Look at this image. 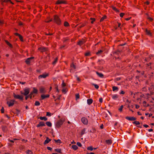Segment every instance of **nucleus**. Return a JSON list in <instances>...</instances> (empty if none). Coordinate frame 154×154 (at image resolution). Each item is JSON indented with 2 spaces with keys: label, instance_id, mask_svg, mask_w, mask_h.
Returning <instances> with one entry per match:
<instances>
[{
  "label": "nucleus",
  "instance_id": "obj_1",
  "mask_svg": "<svg viewBox=\"0 0 154 154\" xmlns=\"http://www.w3.org/2000/svg\"><path fill=\"white\" fill-rule=\"evenodd\" d=\"M64 118H62L58 121L56 123V126L58 128H59L62 125L63 122L64 121Z\"/></svg>",
  "mask_w": 154,
  "mask_h": 154
},
{
  "label": "nucleus",
  "instance_id": "obj_2",
  "mask_svg": "<svg viewBox=\"0 0 154 154\" xmlns=\"http://www.w3.org/2000/svg\"><path fill=\"white\" fill-rule=\"evenodd\" d=\"M54 20L55 22L58 25H60L61 23V20L59 17L57 15L54 16Z\"/></svg>",
  "mask_w": 154,
  "mask_h": 154
},
{
  "label": "nucleus",
  "instance_id": "obj_3",
  "mask_svg": "<svg viewBox=\"0 0 154 154\" xmlns=\"http://www.w3.org/2000/svg\"><path fill=\"white\" fill-rule=\"evenodd\" d=\"M15 102L14 100H11L7 101V103L9 107H10L13 106Z\"/></svg>",
  "mask_w": 154,
  "mask_h": 154
},
{
  "label": "nucleus",
  "instance_id": "obj_4",
  "mask_svg": "<svg viewBox=\"0 0 154 154\" xmlns=\"http://www.w3.org/2000/svg\"><path fill=\"white\" fill-rule=\"evenodd\" d=\"M24 92H21V94L24 95H28L30 92V89L29 88H25L24 90Z\"/></svg>",
  "mask_w": 154,
  "mask_h": 154
},
{
  "label": "nucleus",
  "instance_id": "obj_5",
  "mask_svg": "<svg viewBox=\"0 0 154 154\" xmlns=\"http://www.w3.org/2000/svg\"><path fill=\"white\" fill-rule=\"evenodd\" d=\"M14 97L17 99H19L21 100H23V97L22 96H21L19 95H16L15 93H14L13 94Z\"/></svg>",
  "mask_w": 154,
  "mask_h": 154
},
{
  "label": "nucleus",
  "instance_id": "obj_6",
  "mask_svg": "<svg viewBox=\"0 0 154 154\" xmlns=\"http://www.w3.org/2000/svg\"><path fill=\"white\" fill-rule=\"evenodd\" d=\"M81 121L85 125H87L88 124V119L85 117H83L82 118Z\"/></svg>",
  "mask_w": 154,
  "mask_h": 154
},
{
  "label": "nucleus",
  "instance_id": "obj_7",
  "mask_svg": "<svg viewBox=\"0 0 154 154\" xmlns=\"http://www.w3.org/2000/svg\"><path fill=\"white\" fill-rule=\"evenodd\" d=\"M48 75V73L43 74L42 75H40L39 76L38 78L39 79L41 78H45Z\"/></svg>",
  "mask_w": 154,
  "mask_h": 154
},
{
  "label": "nucleus",
  "instance_id": "obj_8",
  "mask_svg": "<svg viewBox=\"0 0 154 154\" xmlns=\"http://www.w3.org/2000/svg\"><path fill=\"white\" fill-rule=\"evenodd\" d=\"M85 42L86 41L85 40L83 39L82 40H80L79 41L78 43V45L81 46L85 43Z\"/></svg>",
  "mask_w": 154,
  "mask_h": 154
},
{
  "label": "nucleus",
  "instance_id": "obj_9",
  "mask_svg": "<svg viewBox=\"0 0 154 154\" xmlns=\"http://www.w3.org/2000/svg\"><path fill=\"white\" fill-rule=\"evenodd\" d=\"M125 119L129 121H134L136 119L134 117H129L128 116L126 117Z\"/></svg>",
  "mask_w": 154,
  "mask_h": 154
},
{
  "label": "nucleus",
  "instance_id": "obj_10",
  "mask_svg": "<svg viewBox=\"0 0 154 154\" xmlns=\"http://www.w3.org/2000/svg\"><path fill=\"white\" fill-rule=\"evenodd\" d=\"M39 91L40 93H45L46 92L45 88L43 87H41L40 88Z\"/></svg>",
  "mask_w": 154,
  "mask_h": 154
},
{
  "label": "nucleus",
  "instance_id": "obj_11",
  "mask_svg": "<svg viewBox=\"0 0 154 154\" xmlns=\"http://www.w3.org/2000/svg\"><path fill=\"white\" fill-rule=\"evenodd\" d=\"M38 50L41 52H43L47 51V48H45L41 47L38 48Z\"/></svg>",
  "mask_w": 154,
  "mask_h": 154
},
{
  "label": "nucleus",
  "instance_id": "obj_12",
  "mask_svg": "<svg viewBox=\"0 0 154 154\" xmlns=\"http://www.w3.org/2000/svg\"><path fill=\"white\" fill-rule=\"evenodd\" d=\"M33 58V57H32L27 58L25 61L26 63L27 64H29L31 60Z\"/></svg>",
  "mask_w": 154,
  "mask_h": 154
},
{
  "label": "nucleus",
  "instance_id": "obj_13",
  "mask_svg": "<svg viewBox=\"0 0 154 154\" xmlns=\"http://www.w3.org/2000/svg\"><path fill=\"white\" fill-rule=\"evenodd\" d=\"M49 97V95L47 94L45 95L44 94H42L41 96V99L42 100L46 98H48Z\"/></svg>",
  "mask_w": 154,
  "mask_h": 154
},
{
  "label": "nucleus",
  "instance_id": "obj_14",
  "mask_svg": "<svg viewBox=\"0 0 154 154\" xmlns=\"http://www.w3.org/2000/svg\"><path fill=\"white\" fill-rule=\"evenodd\" d=\"M45 123L44 122H41L39 123V124H38L37 125V127H39L40 126H45Z\"/></svg>",
  "mask_w": 154,
  "mask_h": 154
},
{
  "label": "nucleus",
  "instance_id": "obj_15",
  "mask_svg": "<svg viewBox=\"0 0 154 154\" xmlns=\"http://www.w3.org/2000/svg\"><path fill=\"white\" fill-rule=\"evenodd\" d=\"M14 34L18 36L19 37L21 41H23V37L21 35L17 33H14Z\"/></svg>",
  "mask_w": 154,
  "mask_h": 154
},
{
  "label": "nucleus",
  "instance_id": "obj_16",
  "mask_svg": "<svg viewBox=\"0 0 154 154\" xmlns=\"http://www.w3.org/2000/svg\"><path fill=\"white\" fill-rule=\"evenodd\" d=\"M51 140L49 139L48 137H46V140L45 141L44 143V144L45 145L46 144L48 143Z\"/></svg>",
  "mask_w": 154,
  "mask_h": 154
},
{
  "label": "nucleus",
  "instance_id": "obj_17",
  "mask_svg": "<svg viewBox=\"0 0 154 154\" xmlns=\"http://www.w3.org/2000/svg\"><path fill=\"white\" fill-rule=\"evenodd\" d=\"M119 97V96L117 94L112 95V98L114 100H116Z\"/></svg>",
  "mask_w": 154,
  "mask_h": 154
},
{
  "label": "nucleus",
  "instance_id": "obj_18",
  "mask_svg": "<svg viewBox=\"0 0 154 154\" xmlns=\"http://www.w3.org/2000/svg\"><path fill=\"white\" fill-rule=\"evenodd\" d=\"M87 103L90 105L93 102V100L91 99H88L87 100Z\"/></svg>",
  "mask_w": 154,
  "mask_h": 154
},
{
  "label": "nucleus",
  "instance_id": "obj_19",
  "mask_svg": "<svg viewBox=\"0 0 154 154\" xmlns=\"http://www.w3.org/2000/svg\"><path fill=\"white\" fill-rule=\"evenodd\" d=\"M105 142L108 145H110L112 143V141L111 139L106 140Z\"/></svg>",
  "mask_w": 154,
  "mask_h": 154
},
{
  "label": "nucleus",
  "instance_id": "obj_20",
  "mask_svg": "<svg viewBox=\"0 0 154 154\" xmlns=\"http://www.w3.org/2000/svg\"><path fill=\"white\" fill-rule=\"evenodd\" d=\"M96 73L98 76H99L100 77L102 78L103 77V75L102 73H99L97 72H96Z\"/></svg>",
  "mask_w": 154,
  "mask_h": 154
},
{
  "label": "nucleus",
  "instance_id": "obj_21",
  "mask_svg": "<svg viewBox=\"0 0 154 154\" xmlns=\"http://www.w3.org/2000/svg\"><path fill=\"white\" fill-rule=\"evenodd\" d=\"M64 3H65V1H64L58 0L56 4H60Z\"/></svg>",
  "mask_w": 154,
  "mask_h": 154
},
{
  "label": "nucleus",
  "instance_id": "obj_22",
  "mask_svg": "<svg viewBox=\"0 0 154 154\" xmlns=\"http://www.w3.org/2000/svg\"><path fill=\"white\" fill-rule=\"evenodd\" d=\"M5 41L7 44L11 48H12V45L10 44L8 41L7 40H5Z\"/></svg>",
  "mask_w": 154,
  "mask_h": 154
},
{
  "label": "nucleus",
  "instance_id": "obj_23",
  "mask_svg": "<svg viewBox=\"0 0 154 154\" xmlns=\"http://www.w3.org/2000/svg\"><path fill=\"white\" fill-rule=\"evenodd\" d=\"M72 68V69L70 70V72L72 69H76V66L73 63H72L70 66Z\"/></svg>",
  "mask_w": 154,
  "mask_h": 154
},
{
  "label": "nucleus",
  "instance_id": "obj_24",
  "mask_svg": "<svg viewBox=\"0 0 154 154\" xmlns=\"http://www.w3.org/2000/svg\"><path fill=\"white\" fill-rule=\"evenodd\" d=\"M72 148L74 150H76L78 148L77 146L76 145H72Z\"/></svg>",
  "mask_w": 154,
  "mask_h": 154
},
{
  "label": "nucleus",
  "instance_id": "obj_25",
  "mask_svg": "<svg viewBox=\"0 0 154 154\" xmlns=\"http://www.w3.org/2000/svg\"><path fill=\"white\" fill-rule=\"evenodd\" d=\"M39 119L41 120H44L46 121L47 120V118L45 117H40Z\"/></svg>",
  "mask_w": 154,
  "mask_h": 154
},
{
  "label": "nucleus",
  "instance_id": "obj_26",
  "mask_svg": "<svg viewBox=\"0 0 154 154\" xmlns=\"http://www.w3.org/2000/svg\"><path fill=\"white\" fill-rule=\"evenodd\" d=\"M46 125L48 126L51 127L52 126L51 123L49 122H46Z\"/></svg>",
  "mask_w": 154,
  "mask_h": 154
},
{
  "label": "nucleus",
  "instance_id": "obj_27",
  "mask_svg": "<svg viewBox=\"0 0 154 154\" xmlns=\"http://www.w3.org/2000/svg\"><path fill=\"white\" fill-rule=\"evenodd\" d=\"M55 151L59 153H61V149H55Z\"/></svg>",
  "mask_w": 154,
  "mask_h": 154
},
{
  "label": "nucleus",
  "instance_id": "obj_28",
  "mask_svg": "<svg viewBox=\"0 0 154 154\" xmlns=\"http://www.w3.org/2000/svg\"><path fill=\"white\" fill-rule=\"evenodd\" d=\"M32 91L33 93L35 94H36L37 93L38 90L36 89L35 88H33V90Z\"/></svg>",
  "mask_w": 154,
  "mask_h": 154
},
{
  "label": "nucleus",
  "instance_id": "obj_29",
  "mask_svg": "<svg viewBox=\"0 0 154 154\" xmlns=\"http://www.w3.org/2000/svg\"><path fill=\"white\" fill-rule=\"evenodd\" d=\"M54 140L56 143H61V141L60 140V139H58L57 140H56L54 139Z\"/></svg>",
  "mask_w": 154,
  "mask_h": 154
},
{
  "label": "nucleus",
  "instance_id": "obj_30",
  "mask_svg": "<svg viewBox=\"0 0 154 154\" xmlns=\"http://www.w3.org/2000/svg\"><path fill=\"white\" fill-rule=\"evenodd\" d=\"M118 88L116 86H113L112 87V91H118Z\"/></svg>",
  "mask_w": 154,
  "mask_h": 154
},
{
  "label": "nucleus",
  "instance_id": "obj_31",
  "mask_svg": "<svg viewBox=\"0 0 154 154\" xmlns=\"http://www.w3.org/2000/svg\"><path fill=\"white\" fill-rule=\"evenodd\" d=\"M103 52V51L102 50H100L96 53V54L97 55H99L101 54V53Z\"/></svg>",
  "mask_w": 154,
  "mask_h": 154
},
{
  "label": "nucleus",
  "instance_id": "obj_32",
  "mask_svg": "<svg viewBox=\"0 0 154 154\" xmlns=\"http://www.w3.org/2000/svg\"><path fill=\"white\" fill-rule=\"evenodd\" d=\"M40 105L39 102L38 101H36L35 103V105L36 106H39Z\"/></svg>",
  "mask_w": 154,
  "mask_h": 154
},
{
  "label": "nucleus",
  "instance_id": "obj_33",
  "mask_svg": "<svg viewBox=\"0 0 154 154\" xmlns=\"http://www.w3.org/2000/svg\"><path fill=\"white\" fill-rule=\"evenodd\" d=\"M106 16H103L100 19V22L103 21L104 19H105L106 18Z\"/></svg>",
  "mask_w": 154,
  "mask_h": 154
},
{
  "label": "nucleus",
  "instance_id": "obj_34",
  "mask_svg": "<svg viewBox=\"0 0 154 154\" xmlns=\"http://www.w3.org/2000/svg\"><path fill=\"white\" fill-rule=\"evenodd\" d=\"M146 34L147 35H151V34L149 31L147 29H146Z\"/></svg>",
  "mask_w": 154,
  "mask_h": 154
},
{
  "label": "nucleus",
  "instance_id": "obj_35",
  "mask_svg": "<svg viewBox=\"0 0 154 154\" xmlns=\"http://www.w3.org/2000/svg\"><path fill=\"white\" fill-rule=\"evenodd\" d=\"M29 95L32 98V96L34 97L35 96V94L33 93L32 91L31 92Z\"/></svg>",
  "mask_w": 154,
  "mask_h": 154
},
{
  "label": "nucleus",
  "instance_id": "obj_36",
  "mask_svg": "<svg viewBox=\"0 0 154 154\" xmlns=\"http://www.w3.org/2000/svg\"><path fill=\"white\" fill-rule=\"evenodd\" d=\"M146 102L145 101H144L143 102V105L144 106H149V104H146Z\"/></svg>",
  "mask_w": 154,
  "mask_h": 154
},
{
  "label": "nucleus",
  "instance_id": "obj_37",
  "mask_svg": "<svg viewBox=\"0 0 154 154\" xmlns=\"http://www.w3.org/2000/svg\"><path fill=\"white\" fill-rule=\"evenodd\" d=\"M87 149L92 151L93 150V148L92 146H90L87 148Z\"/></svg>",
  "mask_w": 154,
  "mask_h": 154
},
{
  "label": "nucleus",
  "instance_id": "obj_38",
  "mask_svg": "<svg viewBox=\"0 0 154 154\" xmlns=\"http://www.w3.org/2000/svg\"><path fill=\"white\" fill-rule=\"evenodd\" d=\"M133 123L136 125H139L140 124V122L137 121H135L133 122Z\"/></svg>",
  "mask_w": 154,
  "mask_h": 154
},
{
  "label": "nucleus",
  "instance_id": "obj_39",
  "mask_svg": "<svg viewBox=\"0 0 154 154\" xmlns=\"http://www.w3.org/2000/svg\"><path fill=\"white\" fill-rule=\"evenodd\" d=\"M25 96H26L25 99L26 100H27L28 98H30V99L32 98V97H31V96H30L29 94L28 95H26Z\"/></svg>",
  "mask_w": 154,
  "mask_h": 154
},
{
  "label": "nucleus",
  "instance_id": "obj_40",
  "mask_svg": "<svg viewBox=\"0 0 154 154\" xmlns=\"http://www.w3.org/2000/svg\"><path fill=\"white\" fill-rule=\"evenodd\" d=\"M85 128H84L82 131L81 132V134L82 135L83 134H84L85 133Z\"/></svg>",
  "mask_w": 154,
  "mask_h": 154
},
{
  "label": "nucleus",
  "instance_id": "obj_41",
  "mask_svg": "<svg viewBox=\"0 0 154 154\" xmlns=\"http://www.w3.org/2000/svg\"><path fill=\"white\" fill-rule=\"evenodd\" d=\"M66 88H63V89L62 90V91L63 93H65L66 92Z\"/></svg>",
  "mask_w": 154,
  "mask_h": 154
},
{
  "label": "nucleus",
  "instance_id": "obj_42",
  "mask_svg": "<svg viewBox=\"0 0 154 154\" xmlns=\"http://www.w3.org/2000/svg\"><path fill=\"white\" fill-rule=\"evenodd\" d=\"M58 60L57 58H56L54 60V61L53 62V64L54 65L57 62Z\"/></svg>",
  "mask_w": 154,
  "mask_h": 154
},
{
  "label": "nucleus",
  "instance_id": "obj_43",
  "mask_svg": "<svg viewBox=\"0 0 154 154\" xmlns=\"http://www.w3.org/2000/svg\"><path fill=\"white\" fill-rule=\"evenodd\" d=\"M64 26H69V24L67 22H65L64 23Z\"/></svg>",
  "mask_w": 154,
  "mask_h": 154
},
{
  "label": "nucleus",
  "instance_id": "obj_44",
  "mask_svg": "<svg viewBox=\"0 0 154 154\" xmlns=\"http://www.w3.org/2000/svg\"><path fill=\"white\" fill-rule=\"evenodd\" d=\"M75 77L76 78L77 80L79 82H80L81 81V79L78 77L77 75L75 76Z\"/></svg>",
  "mask_w": 154,
  "mask_h": 154
},
{
  "label": "nucleus",
  "instance_id": "obj_45",
  "mask_svg": "<svg viewBox=\"0 0 154 154\" xmlns=\"http://www.w3.org/2000/svg\"><path fill=\"white\" fill-rule=\"evenodd\" d=\"M123 107V106L122 105L120 107L119 109V110L120 112L122 111Z\"/></svg>",
  "mask_w": 154,
  "mask_h": 154
},
{
  "label": "nucleus",
  "instance_id": "obj_46",
  "mask_svg": "<svg viewBox=\"0 0 154 154\" xmlns=\"http://www.w3.org/2000/svg\"><path fill=\"white\" fill-rule=\"evenodd\" d=\"M85 56H90V53L89 52H87L85 54Z\"/></svg>",
  "mask_w": 154,
  "mask_h": 154
},
{
  "label": "nucleus",
  "instance_id": "obj_47",
  "mask_svg": "<svg viewBox=\"0 0 154 154\" xmlns=\"http://www.w3.org/2000/svg\"><path fill=\"white\" fill-rule=\"evenodd\" d=\"M27 154H30V153H32V152L31 151H30L29 150H27L26 152Z\"/></svg>",
  "mask_w": 154,
  "mask_h": 154
},
{
  "label": "nucleus",
  "instance_id": "obj_48",
  "mask_svg": "<svg viewBox=\"0 0 154 154\" xmlns=\"http://www.w3.org/2000/svg\"><path fill=\"white\" fill-rule=\"evenodd\" d=\"M91 20H92L91 21V23H93L94 21L95 20V19L94 18H90Z\"/></svg>",
  "mask_w": 154,
  "mask_h": 154
},
{
  "label": "nucleus",
  "instance_id": "obj_49",
  "mask_svg": "<svg viewBox=\"0 0 154 154\" xmlns=\"http://www.w3.org/2000/svg\"><path fill=\"white\" fill-rule=\"evenodd\" d=\"M77 145L79 147H81L82 146L81 143L79 142H77Z\"/></svg>",
  "mask_w": 154,
  "mask_h": 154
},
{
  "label": "nucleus",
  "instance_id": "obj_50",
  "mask_svg": "<svg viewBox=\"0 0 154 154\" xmlns=\"http://www.w3.org/2000/svg\"><path fill=\"white\" fill-rule=\"evenodd\" d=\"M65 86H66V84L64 83V81H63V83H62V87H65Z\"/></svg>",
  "mask_w": 154,
  "mask_h": 154
},
{
  "label": "nucleus",
  "instance_id": "obj_51",
  "mask_svg": "<svg viewBox=\"0 0 154 154\" xmlns=\"http://www.w3.org/2000/svg\"><path fill=\"white\" fill-rule=\"evenodd\" d=\"M125 14L123 13H121L120 14V16L121 17H122Z\"/></svg>",
  "mask_w": 154,
  "mask_h": 154
},
{
  "label": "nucleus",
  "instance_id": "obj_52",
  "mask_svg": "<svg viewBox=\"0 0 154 154\" xmlns=\"http://www.w3.org/2000/svg\"><path fill=\"white\" fill-rule=\"evenodd\" d=\"M95 87V88H96V89H98V88H99V86L98 85H96V84H94L93 85Z\"/></svg>",
  "mask_w": 154,
  "mask_h": 154
},
{
  "label": "nucleus",
  "instance_id": "obj_53",
  "mask_svg": "<svg viewBox=\"0 0 154 154\" xmlns=\"http://www.w3.org/2000/svg\"><path fill=\"white\" fill-rule=\"evenodd\" d=\"M1 112L2 113H4V108H3V107H2L1 110Z\"/></svg>",
  "mask_w": 154,
  "mask_h": 154
},
{
  "label": "nucleus",
  "instance_id": "obj_54",
  "mask_svg": "<svg viewBox=\"0 0 154 154\" xmlns=\"http://www.w3.org/2000/svg\"><path fill=\"white\" fill-rule=\"evenodd\" d=\"M4 23V21L3 20H0V25H2Z\"/></svg>",
  "mask_w": 154,
  "mask_h": 154
},
{
  "label": "nucleus",
  "instance_id": "obj_55",
  "mask_svg": "<svg viewBox=\"0 0 154 154\" xmlns=\"http://www.w3.org/2000/svg\"><path fill=\"white\" fill-rule=\"evenodd\" d=\"M11 2V0H4V2ZM11 3L12 4H13V3H12L11 2Z\"/></svg>",
  "mask_w": 154,
  "mask_h": 154
},
{
  "label": "nucleus",
  "instance_id": "obj_56",
  "mask_svg": "<svg viewBox=\"0 0 154 154\" xmlns=\"http://www.w3.org/2000/svg\"><path fill=\"white\" fill-rule=\"evenodd\" d=\"M79 94H76V99H79Z\"/></svg>",
  "mask_w": 154,
  "mask_h": 154
},
{
  "label": "nucleus",
  "instance_id": "obj_57",
  "mask_svg": "<svg viewBox=\"0 0 154 154\" xmlns=\"http://www.w3.org/2000/svg\"><path fill=\"white\" fill-rule=\"evenodd\" d=\"M46 116H51V113L49 112H47Z\"/></svg>",
  "mask_w": 154,
  "mask_h": 154
},
{
  "label": "nucleus",
  "instance_id": "obj_58",
  "mask_svg": "<svg viewBox=\"0 0 154 154\" xmlns=\"http://www.w3.org/2000/svg\"><path fill=\"white\" fill-rule=\"evenodd\" d=\"M112 9L113 10L116 11H119L115 7H113Z\"/></svg>",
  "mask_w": 154,
  "mask_h": 154
},
{
  "label": "nucleus",
  "instance_id": "obj_59",
  "mask_svg": "<svg viewBox=\"0 0 154 154\" xmlns=\"http://www.w3.org/2000/svg\"><path fill=\"white\" fill-rule=\"evenodd\" d=\"M148 19L150 21H152L153 20V19L152 18H151L150 17H148Z\"/></svg>",
  "mask_w": 154,
  "mask_h": 154
},
{
  "label": "nucleus",
  "instance_id": "obj_60",
  "mask_svg": "<svg viewBox=\"0 0 154 154\" xmlns=\"http://www.w3.org/2000/svg\"><path fill=\"white\" fill-rule=\"evenodd\" d=\"M47 149L48 150L51 151L52 150V148L50 147H47Z\"/></svg>",
  "mask_w": 154,
  "mask_h": 154
},
{
  "label": "nucleus",
  "instance_id": "obj_61",
  "mask_svg": "<svg viewBox=\"0 0 154 154\" xmlns=\"http://www.w3.org/2000/svg\"><path fill=\"white\" fill-rule=\"evenodd\" d=\"M55 88H56V91L57 92H59V90H58V86H57L56 87H55Z\"/></svg>",
  "mask_w": 154,
  "mask_h": 154
},
{
  "label": "nucleus",
  "instance_id": "obj_62",
  "mask_svg": "<svg viewBox=\"0 0 154 154\" xmlns=\"http://www.w3.org/2000/svg\"><path fill=\"white\" fill-rule=\"evenodd\" d=\"M120 52V51H117L116 52H115V54H118Z\"/></svg>",
  "mask_w": 154,
  "mask_h": 154
},
{
  "label": "nucleus",
  "instance_id": "obj_63",
  "mask_svg": "<svg viewBox=\"0 0 154 154\" xmlns=\"http://www.w3.org/2000/svg\"><path fill=\"white\" fill-rule=\"evenodd\" d=\"M52 20L51 19H50V20H46L45 21V22H47V23H48V22H51V21H52Z\"/></svg>",
  "mask_w": 154,
  "mask_h": 154
},
{
  "label": "nucleus",
  "instance_id": "obj_64",
  "mask_svg": "<svg viewBox=\"0 0 154 154\" xmlns=\"http://www.w3.org/2000/svg\"><path fill=\"white\" fill-rule=\"evenodd\" d=\"M99 102L100 103H102L103 102V99L102 98H101L99 99Z\"/></svg>",
  "mask_w": 154,
  "mask_h": 154
}]
</instances>
